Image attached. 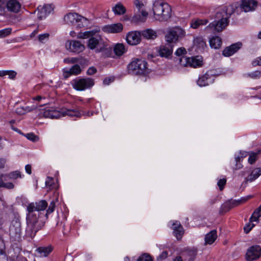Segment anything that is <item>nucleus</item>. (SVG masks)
Here are the masks:
<instances>
[{"mask_svg":"<svg viewBox=\"0 0 261 261\" xmlns=\"http://www.w3.org/2000/svg\"><path fill=\"white\" fill-rule=\"evenodd\" d=\"M57 180H45V185L49 189H53L57 188Z\"/></svg>","mask_w":261,"mask_h":261,"instance_id":"nucleus-45","label":"nucleus"},{"mask_svg":"<svg viewBox=\"0 0 261 261\" xmlns=\"http://www.w3.org/2000/svg\"><path fill=\"white\" fill-rule=\"evenodd\" d=\"M53 10V8L50 5H44L43 7L39 6L35 11V12H37L38 18L40 20H42L45 18L47 15L50 13Z\"/></svg>","mask_w":261,"mask_h":261,"instance_id":"nucleus-16","label":"nucleus"},{"mask_svg":"<svg viewBox=\"0 0 261 261\" xmlns=\"http://www.w3.org/2000/svg\"><path fill=\"white\" fill-rule=\"evenodd\" d=\"M113 81V79L111 77L106 78L103 81V83L108 85Z\"/></svg>","mask_w":261,"mask_h":261,"instance_id":"nucleus-61","label":"nucleus"},{"mask_svg":"<svg viewBox=\"0 0 261 261\" xmlns=\"http://www.w3.org/2000/svg\"><path fill=\"white\" fill-rule=\"evenodd\" d=\"M65 22L69 24H73L75 22L79 23L81 22L82 24L79 23L77 27L79 28H81L84 27L85 23L87 24L88 19L83 17L77 13H68L64 16V18Z\"/></svg>","mask_w":261,"mask_h":261,"instance_id":"nucleus-8","label":"nucleus"},{"mask_svg":"<svg viewBox=\"0 0 261 261\" xmlns=\"http://www.w3.org/2000/svg\"><path fill=\"white\" fill-rule=\"evenodd\" d=\"M16 261H27V259L24 257L19 255L17 257Z\"/></svg>","mask_w":261,"mask_h":261,"instance_id":"nucleus-62","label":"nucleus"},{"mask_svg":"<svg viewBox=\"0 0 261 261\" xmlns=\"http://www.w3.org/2000/svg\"><path fill=\"white\" fill-rule=\"evenodd\" d=\"M25 136L28 139L33 142H37L39 140V137L33 133L27 134Z\"/></svg>","mask_w":261,"mask_h":261,"instance_id":"nucleus-47","label":"nucleus"},{"mask_svg":"<svg viewBox=\"0 0 261 261\" xmlns=\"http://www.w3.org/2000/svg\"><path fill=\"white\" fill-rule=\"evenodd\" d=\"M5 163V160L0 158V168H3L4 167Z\"/></svg>","mask_w":261,"mask_h":261,"instance_id":"nucleus-64","label":"nucleus"},{"mask_svg":"<svg viewBox=\"0 0 261 261\" xmlns=\"http://www.w3.org/2000/svg\"><path fill=\"white\" fill-rule=\"evenodd\" d=\"M194 45L199 49L202 50L206 46L205 42L202 37H198L194 40Z\"/></svg>","mask_w":261,"mask_h":261,"instance_id":"nucleus-33","label":"nucleus"},{"mask_svg":"<svg viewBox=\"0 0 261 261\" xmlns=\"http://www.w3.org/2000/svg\"><path fill=\"white\" fill-rule=\"evenodd\" d=\"M234 11V8L232 5L218 11L215 14V20L210 23L206 28L214 33L222 31L228 25V19Z\"/></svg>","mask_w":261,"mask_h":261,"instance_id":"nucleus-1","label":"nucleus"},{"mask_svg":"<svg viewBox=\"0 0 261 261\" xmlns=\"http://www.w3.org/2000/svg\"><path fill=\"white\" fill-rule=\"evenodd\" d=\"M7 75L10 79H13L16 75V72L14 71H8Z\"/></svg>","mask_w":261,"mask_h":261,"instance_id":"nucleus-59","label":"nucleus"},{"mask_svg":"<svg viewBox=\"0 0 261 261\" xmlns=\"http://www.w3.org/2000/svg\"><path fill=\"white\" fill-rule=\"evenodd\" d=\"M98 32V31L93 30L85 32H80L77 35V37L78 39H87L88 38H90L92 36H95V34Z\"/></svg>","mask_w":261,"mask_h":261,"instance_id":"nucleus-30","label":"nucleus"},{"mask_svg":"<svg viewBox=\"0 0 261 261\" xmlns=\"http://www.w3.org/2000/svg\"><path fill=\"white\" fill-rule=\"evenodd\" d=\"M7 3L6 0H0V15H5L6 7H7Z\"/></svg>","mask_w":261,"mask_h":261,"instance_id":"nucleus-41","label":"nucleus"},{"mask_svg":"<svg viewBox=\"0 0 261 261\" xmlns=\"http://www.w3.org/2000/svg\"><path fill=\"white\" fill-rule=\"evenodd\" d=\"M260 71L257 70L248 74L249 76L253 79L259 77L260 76Z\"/></svg>","mask_w":261,"mask_h":261,"instance_id":"nucleus-53","label":"nucleus"},{"mask_svg":"<svg viewBox=\"0 0 261 261\" xmlns=\"http://www.w3.org/2000/svg\"><path fill=\"white\" fill-rule=\"evenodd\" d=\"M57 202H58V198H56L55 200H53L52 201H51V202L50 203V204L49 205V207L46 211V215H47L48 214H49L54 211L55 208L56 207V203Z\"/></svg>","mask_w":261,"mask_h":261,"instance_id":"nucleus-40","label":"nucleus"},{"mask_svg":"<svg viewBox=\"0 0 261 261\" xmlns=\"http://www.w3.org/2000/svg\"><path fill=\"white\" fill-rule=\"evenodd\" d=\"M114 51L117 56H120L125 52V47L122 44H117L115 46Z\"/></svg>","mask_w":261,"mask_h":261,"instance_id":"nucleus-35","label":"nucleus"},{"mask_svg":"<svg viewBox=\"0 0 261 261\" xmlns=\"http://www.w3.org/2000/svg\"><path fill=\"white\" fill-rule=\"evenodd\" d=\"M252 64L253 66L261 65V57H258L252 61Z\"/></svg>","mask_w":261,"mask_h":261,"instance_id":"nucleus-55","label":"nucleus"},{"mask_svg":"<svg viewBox=\"0 0 261 261\" xmlns=\"http://www.w3.org/2000/svg\"><path fill=\"white\" fill-rule=\"evenodd\" d=\"M146 39H154L156 37L155 32L151 29H146L141 33V35Z\"/></svg>","mask_w":261,"mask_h":261,"instance_id":"nucleus-31","label":"nucleus"},{"mask_svg":"<svg viewBox=\"0 0 261 261\" xmlns=\"http://www.w3.org/2000/svg\"><path fill=\"white\" fill-rule=\"evenodd\" d=\"M133 21L136 22H144L145 18H143L140 14L136 15L133 17Z\"/></svg>","mask_w":261,"mask_h":261,"instance_id":"nucleus-52","label":"nucleus"},{"mask_svg":"<svg viewBox=\"0 0 261 261\" xmlns=\"http://www.w3.org/2000/svg\"><path fill=\"white\" fill-rule=\"evenodd\" d=\"M10 239L12 241H19L21 237L20 222L17 219L12 221L9 228Z\"/></svg>","mask_w":261,"mask_h":261,"instance_id":"nucleus-6","label":"nucleus"},{"mask_svg":"<svg viewBox=\"0 0 261 261\" xmlns=\"http://www.w3.org/2000/svg\"><path fill=\"white\" fill-rule=\"evenodd\" d=\"M127 42L132 45H135L141 41V33L138 31L129 32L126 36Z\"/></svg>","mask_w":261,"mask_h":261,"instance_id":"nucleus-17","label":"nucleus"},{"mask_svg":"<svg viewBox=\"0 0 261 261\" xmlns=\"http://www.w3.org/2000/svg\"><path fill=\"white\" fill-rule=\"evenodd\" d=\"M173 45L168 44V45H162L158 50L159 55L162 57L168 58L172 54Z\"/></svg>","mask_w":261,"mask_h":261,"instance_id":"nucleus-20","label":"nucleus"},{"mask_svg":"<svg viewBox=\"0 0 261 261\" xmlns=\"http://www.w3.org/2000/svg\"><path fill=\"white\" fill-rule=\"evenodd\" d=\"M217 238V231L216 230L211 231L205 237V244H212L215 241Z\"/></svg>","mask_w":261,"mask_h":261,"instance_id":"nucleus-25","label":"nucleus"},{"mask_svg":"<svg viewBox=\"0 0 261 261\" xmlns=\"http://www.w3.org/2000/svg\"><path fill=\"white\" fill-rule=\"evenodd\" d=\"M186 32L181 28L176 27L169 29L165 35V40L169 44L173 45L179 41L185 36Z\"/></svg>","mask_w":261,"mask_h":261,"instance_id":"nucleus-4","label":"nucleus"},{"mask_svg":"<svg viewBox=\"0 0 261 261\" xmlns=\"http://www.w3.org/2000/svg\"><path fill=\"white\" fill-rule=\"evenodd\" d=\"M202 60L201 57H189V66L197 67L202 65Z\"/></svg>","mask_w":261,"mask_h":261,"instance_id":"nucleus-27","label":"nucleus"},{"mask_svg":"<svg viewBox=\"0 0 261 261\" xmlns=\"http://www.w3.org/2000/svg\"><path fill=\"white\" fill-rule=\"evenodd\" d=\"M210 44L212 48L218 49L220 48L222 45L221 39L218 37H213L210 40Z\"/></svg>","mask_w":261,"mask_h":261,"instance_id":"nucleus-29","label":"nucleus"},{"mask_svg":"<svg viewBox=\"0 0 261 261\" xmlns=\"http://www.w3.org/2000/svg\"><path fill=\"white\" fill-rule=\"evenodd\" d=\"M261 223V205L256 208L249 219V222L244 227L245 232L247 233L250 231L256 223Z\"/></svg>","mask_w":261,"mask_h":261,"instance_id":"nucleus-7","label":"nucleus"},{"mask_svg":"<svg viewBox=\"0 0 261 261\" xmlns=\"http://www.w3.org/2000/svg\"><path fill=\"white\" fill-rule=\"evenodd\" d=\"M94 84V82L92 79L87 78L75 80L72 85L74 88L77 90H83L93 86Z\"/></svg>","mask_w":261,"mask_h":261,"instance_id":"nucleus-9","label":"nucleus"},{"mask_svg":"<svg viewBox=\"0 0 261 261\" xmlns=\"http://www.w3.org/2000/svg\"><path fill=\"white\" fill-rule=\"evenodd\" d=\"M179 64L183 66H189V57H182L180 58Z\"/></svg>","mask_w":261,"mask_h":261,"instance_id":"nucleus-46","label":"nucleus"},{"mask_svg":"<svg viewBox=\"0 0 261 261\" xmlns=\"http://www.w3.org/2000/svg\"><path fill=\"white\" fill-rule=\"evenodd\" d=\"M37 107L36 106H33L32 107L25 106V107H19L16 108V112L18 115H24L28 112H31L34 110L37 109Z\"/></svg>","mask_w":261,"mask_h":261,"instance_id":"nucleus-26","label":"nucleus"},{"mask_svg":"<svg viewBox=\"0 0 261 261\" xmlns=\"http://www.w3.org/2000/svg\"><path fill=\"white\" fill-rule=\"evenodd\" d=\"M26 172L30 174L31 173V166L30 165H27L25 167Z\"/></svg>","mask_w":261,"mask_h":261,"instance_id":"nucleus-63","label":"nucleus"},{"mask_svg":"<svg viewBox=\"0 0 261 261\" xmlns=\"http://www.w3.org/2000/svg\"><path fill=\"white\" fill-rule=\"evenodd\" d=\"M7 8L8 10L17 13L20 9V4L16 0H9L7 2Z\"/></svg>","mask_w":261,"mask_h":261,"instance_id":"nucleus-23","label":"nucleus"},{"mask_svg":"<svg viewBox=\"0 0 261 261\" xmlns=\"http://www.w3.org/2000/svg\"><path fill=\"white\" fill-rule=\"evenodd\" d=\"M97 53H102V55L104 57H108L110 56L112 53V48L111 47H107V45L104 44L96 50Z\"/></svg>","mask_w":261,"mask_h":261,"instance_id":"nucleus-28","label":"nucleus"},{"mask_svg":"<svg viewBox=\"0 0 261 261\" xmlns=\"http://www.w3.org/2000/svg\"><path fill=\"white\" fill-rule=\"evenodd\" d=\"M15 183L10 180H0V188L10 189L14 188Z\"/></svg>","mask_w":261,"mask_h":261,"instance_id":"nucleus-37","label":"nucleus"},{"mask_svg":"<svg viewBox=\"0 0 261 261\" xmlns=\"http://www.w3.org/2000/svg\"><path fill=\"white\" fill-rule=\"evenodd\" d=\"M134 3L135 6L139 9L141 8L143 6V3L138 0H136Z\"/></svg>","mask_w":261,"mask_h":261,"instance_id":"nucleus-60","label":"nucleus"},{"mask_svg":"<svg viewBox=\"0 0 261 261\" xmlns=\"http://www.w3.org/2000/svg\"><path fill=\"white\" fill-rule=\"evenodd\" d=\"M207 23V20L206 19L202 20L199 19L195 20L192 22L191 27L194 29H197L199 25L205 24Z\"/></svg>","mask_w":261,"mask_h":261,"instance_id":"nucleus-39","label":"nucleus"},{"mask_svg":"<svg viewBox=\"0 0 261 261\" xmlns=\"http://www.w3.org/2000/svg\"><path fill=\"white\" fill-rule=\"evenodd\" d=\"M261 255V248L258 245H254L248 249L246 259L248 261H253L258 259Z\"/></svg>","mask_w":261,"mask_h":261,"instance_id":"nucleus-10","label":"nucleus"},{"mask_svg":"<svg viewBox=\"0 0 261 261\" xmlns=\"http://www.w3.org/2000/svg\"><path fill=\"white\" fill-rule=\"evenodd\" d=\"M153 18L159 21H166L171 16V8L166 3L155 1L153 6Z\"/></svg>","mask_w":261,"mask_h":261,"instance_id":"nucleus-3","label":"nucleus"},{"mask_svg":"<svg viewBox=\"0 0 261 261\" xmlns=\"http://www.w3.org/2000/svg\"><path fill=\"white\" fill-rule=\"evenodd\" d=\"M168 256L167 251H163L158 257L157 259L159 261H162L163 259L166 258Z\"/></svg>","mask_w":261,"mask_h":261,"instance_id":"nucleus-56","label":"nucleus"},{"mask_svg":"<svg viewBox=\"0 0 261 261\" xmlns=\"http://www.w3.org/2000/svg\"><path fill=\"white\" fill-rule=\"evenodd\" d=\"M12 29L10 28H6L0 30V38L6 37L11 34Z\"/></svg>","mask_w":261,"mask_h":261,"instance_id":"nucleus-42","label":"nucleus"},{"mask_svg":"<svg viewBox=\"0 0 261 261\" xmlns=\"http://www.w3.org/2000/svg\"><path fill=\"white\" fill-rule=\"evenodd\" d=\"M96 71H97L96 69L94 67H92L88 69V70L87 71V74L89 75H93L94 73H95L96 72Z\"/></svg>","mask_w":261,"mask_h":261,"instance_id":"nucleus-58","label":"nucleus"},{"mask_svg":"<svg viewBox=\"0 0 261 261\" xmlns=\"http://www.w3.org/2000/svg\"><path fill=\"white\" fill-rule=\"evenodd\" d=\"M170 223L171 224V228L173 230L174 236L177 240L180 239L184 233V228L180 223L178 221H172L170 222Z\"/></svg>","mask_w":261,"mask_h":261,"instance_id":"nucleus-15","label":"nucleus"},{"mask_svg":"<svg viewBox=\"0 0 261 261\" xmlns=\"http://www.w3.org/2000/svg\"><path fill=\"white\" fill-rule=\"evenodd\" d=\"M261 175V168H256L254 169L250 175L249 179H255Z\"/></svg>","mask_w":261,"mask_h":261,"instance_id":"nucleus-38","label":"nucleus"},{"mask_svg":"<svg viewBox=\"0 0 261 261\" xmlns=\"http://www.w3.org/2000/svg\"><path fill=\"white\" fill-rule=\"evenodd\" d=\"M226 180H218L217 185L221 191L223 190L224 186L226 185Z\"/></svg>","mask_w":261,"mask_h":261,"instance_id":"nucleus-57","label":"nucleus"},{"mask_svg":"<svg viewBox=\"0 0 261 261\" xmlns=\"http://www.w3.org/2000/svg\"><path fill=\"white\" fill-rule=\"evenodd\" d=\"M113 10L117 15L123 14L126 11L125 7L121 3L117 4L113 8Z\"/></svg>","mask_w":261,"mask_h":261,"instance_id":"nucleus-36","label":"nucleus"},{"mask_svg":"<svg viewBox=\"0 0 261 261\" xmlns=\"http://www.w3.org/2000/svg\"><path fill=\"white\" fill-rule=\"evenodd\" d=\"M257 2L254 0H242L241 8L245 12H249L255 9Z\"/></svg>","mask_w":261,"mask_h":261,"instance_id":"nucleus-22","label":"nucleus"},{"mask_svg":"<svg viewBox=\"0 0 261 261\" xmlns=\"http://www.w3.org/2000/svg\"><path fill=\"white\" fill-rule=\"evenodd\" d=\"M27 225L25 229L26 236L30 238H34L36 232L44 226V222L39 215L36 213L29 212L27 215Z\"/></svg>","mask_w":261,"mask_h":261,"instance_id":"nucleus-2","label":"nucleus"},{"mask_svg":"<svg viewBox=\"0 0 261 261\" xmlns=\"http://www.w3.org/2000/svg\"><path fill=\"white\" fill-rule=\"evenodd\" d=\"M49 37V34L48 33H44L39 35L38 40L40 42L43 43L45 40L48 39Z\"/></svg>","mask_w":261,"mask_h":261,"instance_id":"nucleus-49","label":"nucleus"},{"mask_svg":"<svg viewBox=\"0 0 261 261\" xmlns=\"http://www.w3.org/2000/svg\"><path fill=\"white\" fill-rule=\"evenodd\" d=\"M81 72V69L79 65H74L69 70H66L64 69L63 70V75L65 79L68 77L72 74L77 75L80 73Z\"/></svg>","mask_w":261,"mask_h":261,"instance_id":"nucleus-24","label":"nucleus"},{"mask_svg":"<svg viewBox=\"0 0 261 261\" xmlns=\"http://www.w3.org/2000/svg\"><path fill=\"white\" fill-rule=\"evenodd\" d=\"M260 152V151L258 150L257 153H255L253 152L249 153V158L248 159L249 163L251 164H252L254 163H255L257 159V153H259Z\"/></svg>","mask_w":261,"mask_h":261,"instance_id":"nucleus-43","label":"nucleus"},{"mask_svg":"<svg viewBox=\"0 0 261 261\" xmlns=\"http://www.w3.org/2000/svg\"><path fill=\"white\" fill-rule=\"evenodd\" d=\"M39 115L40 117L57 119L61 116V113L60 111L56 110L53 108H45L40 112Z\"/></svg>","mask_w":261,"mask_h":261,"instance_id":"nucleus-12","label":"nucleus"},{"mask_svg":"<svg viewBox=\"0 0 261 261\" xmlns=\"http://www.w3.org/2000/svg\"><path fill=\"white\" fill-rule=\"evenodd\" d=\"M147 62L142 59H136L133 60L128 66L130 73L133 74H143L147 70Z\"/></svg>","mask_w":261,"mask_h":261,"instance_id":"nucleus-5","label":"nucleus"},{"mask_svg":"<svg viewBox=\"0 0 261 261\" xmlns=\"http://www.w3.org/2000/svg\"><path fill=\"white\" fill-rule=\"evenodd\" d=\"M186 53V50L185 48L184 47H180L177 49V50L175 52V55L180 56L182 55H184Z\"/></svg>","mask_w":261,"mask_h":261,"instance_id":"nucleus-54","label":"nucleus"},{"mask_svg":"<svg viewBox=\"0 0 261 261\" xmlns=\"http://www.w3.org/2000/svg\"><path fill=\"white\" fill-rule=\"evenodd\" d=\"M137 261H152V260L150 256L145 253L141 255Z\"/></svg>","mask_w":261,"mask_h":261,"instance_id":"nucleus-48","label":"nucleus"},{"mask_svg":"<svg viewBox=\"0 0 261 261\" xmlns=\"http://www.w3.org/2000/svg\"><path fill=\"white\" fill-rule=\"evenodd\" d=\"M53 250V247L51 245H48L37 248L35 252L38 256L43 257L47 256L52 252Z\"/></svg>","mask_w":261,"mask_h":261,"instance_id":"nucleus-21","label":"nucleus"},{"mask_svg":"<svg viewBox=\"0 0 261 261\" xmlns=\"http://www.w3.org/2000/svg\"><path fill=\"white\" fill-rule=\"evenodd\" d=\"M47 206V203L45 200H40L35 203H31L28 206L27 209L29 212L36 213L39 215V211L45 210Z\"/></svg>","mask_w":261,"mask_h":261,"instance_id":"nucleus-11","label":"nucleus"},{"mask_svg":"<svg viewBox=\"0 0 261 261\" xmlns=\"http://www.w3.org/2000/svg\"><path fill=\"white\" fill-rule=\"evenodd\" d=\"M210 79V75L207 73H206L199 78L197 81V84L200 86H205L208 84V80Z\"/></svg>","mask_w":261,"mask_h":261,"instance_id":"nucleus-32","label":"nucleus"},{"mask_svg":"<svg viewBox=\"0 0 261 261\" xmlns=\"http://www.w3.org/2000/svg\"><path fill=\"white\" fill-rule=\"evenodd\" d=\"M123 25L121 23L106 25L102 28V30L107 33H118L121 32Z\"/></svg>","mask_w":261,"mask_h":261,"instance_id":"nucleus-18","label":"nucleus"},{"mask_svg":"<svg viewBox=\"0 0 261 261\" xmlns=\"http://www.w3.org/2000/svg\"><path fill=\"white\" fill-rule=\"evenodd\" d=\"M65 46L70 51L77 53L83 51L85 48L84 45L79 41H67Z\"/></svg>","mask_w":261,"mask_h":261,"instance_id":"nucleus-13","label":"nucleus"},{"mask_svg":"<svg viewBox=\"0 0 261 261\" xmlns=\"http://www.w3.org/2000/svg\"><path fill=\"white\" fill-rule=\"evenodd\" d=\"M78 61L79 59L76 58H67L64 60V63L67 64H73L77 62Z\"/></svg>","mask_w":261,"mask_h":261,"instance_id":"nucleus-50","label":"nucleus"},{"mask_svg":"<svg viewBox=\"0 0 261 261\" xmlns=\"http://www.w3.org/2000/svg\"><path fill=\"white\" fill-rule=\"evenodd\" d=\"M7 177L15 179L18 178H21L22 177L20 171H15L11 172Z\"/></svg>","mask_w":261,"mask_h":261,"instance_id":"nucleus-44","label":"nucleus"},{"mask_svg":"<svg viewBox=\"0 0 261 261\" xmlns=\"http://www.w3.org/2000/svg\"><path fill=\"white\" fill-rule=\"evenodd\" d=\"M241 42H238L226 47L223 51V55L225 57H229L237 52L242 46Z\"/></svg>","mask_w":261,"mask_h":261,"instance_id":"nucleus-19","label":"nucleus"},{"mask_svg":"<svg viewBox=\"0 0 261 261\" xmlns=\"http://www.w3.org/2000/svg\"><path fill=\"white\" fill-rule=\"evenodd\" d=\"M104 41L100 35L92 36L88 40L87 46L91 49L99 48L104 44Z\"/></svg>","mask_w":261,"mask_h":261,"instance_id":"nucleus-14","label":"nucleus"},{"mask_svg":"<svg viewBox=\"0 0 261 261\" xmlns=\"http://www.w3.org/2000/svg\"><path fill=\"white\" fill-rule=\"evenodd\" d=\"M61 113V116H69L71 117L75 116L79 117L81 116L80 113L76 111L73 110H62Z\"/></svg>","mask_w":261,"mask_h":261,"instance_id":"nucleus-34","label":"nucleus"},{"mask_svg":"<svg viewBox=\"0 0 261 261\" xmlns=\"http://www.w3.org/2000/svg\"><path fill=\"white\" fill-rule=\"evenodd\" d=\"M252 196L251 195H248L246 197L241 198L239 200L235 201L234 205H238L241 203L244 202L246 201L247 200H249L251 198H252Z\"/></svg>","mask_w":261,"mask_h":261,"instance_id":"nucleus-51","label":"nucleus"}]
</instances>
